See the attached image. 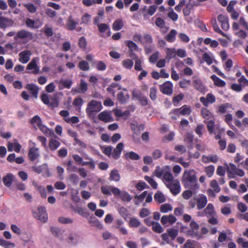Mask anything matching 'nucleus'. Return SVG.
<instances>
[{"instance_id":"7ed1b4c3","label":"nucleus","mask_w":248,"mask_h":248,"mask_svg":"<svg viewBox=\"0 0 248 248\" xmlns=\"http://www.w3.org/2000/svg\"><path fill=\"white\" fill-rule=\"evenodd\" d=\"M15 39H21L29 41L33 39V34L30 31L25 30H22L18 31L14 37Z\"/></svg>"},{"instance_id":"cd10ccee","label":"nucleus","mask_w":248,"mask_h":248,"mask_svg":"<svg viewBox=\"0 0 248 248\" xmlns=\"http://www.w3.org/2000/svg\"><path fill=\"white\" fill-rule=\"evenodd\" d=\"M38 128L47 137H51L54 135V132L52 130L48 129L42 124L38 127Z\"/></svg>"},{"instance_id":"58836bf2","label":"nucleus","mask_w":248,"mask_h":248,"mask_svg":"<svg viewBox=\"0 0 248 248\" xmlns=\"http://www.w3.org/2000/svg\"><path fill=\"white\" fill-rule=\"evenodd\" d=\"M66 170L70 172H75L78 170V167L73 164V162L71 160H69L66 163Z\"/></svg>"},{"instance_id":"69168bd1","label":"nucleus","mask_w":248,"mask_h":248,"mask_svg":"<svg viewBox=\"0 0 248 248\" xmlns=\"http://www.w3.org/2000/svg\"><path fill=\"white\" fill-rule=\"evenodd\" d=\"M60 83L64 87L67 89H69L71 88L73 81L71 79H65L62 80L60 81Z\"/></svg>"},{"instance_id":"39448f33","label":"nucleus","mask_w":248,"mask_h":248,"mask_svg":"<svg viewBox=\"0 0 248 248\" xmlns=\"http://www.w3.org/2000/svg\"><path fill=\"white\" fill-rule=\"evenodd\" d=\"M133 98L138 100L143 106H147L148 104L147 97L140 91L134 90L132 92Z\"/></svg>"},{"instance_id":"a18cd8bd","label":"nucleus","mask_w":248,"mask_h":248,"mask_svg":"<svg viewBox=\"0 0 248 248\" xmlns=\"http://www.w3.org/2000/svg\"><path fill=\"white\" fill-rule=\"evenodd\" d=\"M140 221L139 219L132 217L129 220V226L130 227L137 228L140 226Z\"/></svg>"},{"instance_id":"e2e57ef3","label":"nucleus","mask_w":248,"mask_h":248,"mask_svg":"<svg viewBox=\"0 0 248 248\" xmlns=\"http://www.w3.org/2000/svg\"><path fill=\"white\" fill-rule=\"evenodd\" d=\"M120 196L124 202H129L132 199L131 196L126 192H122Z\"/></svg>"},{"instance_id":"5fc2aeb1","label":"nucleus","mask_w":248,"mask_h":248,"mask_svg":"<svg viewBox=\"0 0 248 248\" xmlns=\"http://www.w3.org/2000/svg\"><path fill=\"white\" fill-rule=\"evenodd\" d=\"M11 20L4 17L0 16V27L2 29L5 28Z\"/></svg>"},{"instance_id":"de8ad7c7","label":"nucleus","mask_w":248,"mask_h":248,"mask_svg":"<svg viewBox=\"0 0 248 248\" xmlns=\"http://www.w3.org/2000/svg\"><path fill=\"white\" fill-rule=\"evenodd\" d=\"M152 226L153 230L157 233H161L163 231V229L161 225L157 222H154Z\"/></svg>"},{"instance_id":"7c9ffc66","label":"nucleus","mask_w":248,"mask_h":248,"mask_svg":"<svg viewBox=\"0 0 248 248\" xmlns=\"http://www.w3.org/2000/svg\"><path fill=\"white\" fill-rule=\"evenodd\" d=\"M129 95L127 93L121 92L117 94V99L122 103L124 104L127 100L129 99Z\"/></svg>"},{"instance_id":"864d4df0","label":"nucleus","mask_w":248,"mask_h":248,"mask_svg":"<svg viewBox=\"0 0 248 248\" xmlns=\"http://www.w3.org/2000/svg\"><path fill=\"white\" fill-rule=\"evenodd\" d=\"M172 210V206L170 204L168 203L161 205L160 208V212L164 213L171 211Z\"/></svg>"},{"instance_id":"bf43d9fd","label":"nucleus","mask_w":248,"mask_h":248,"mask_svg":"<svg viewBox=\"0 0 248 248\" xmlns=\"http://www.w3.org/2000/svg\"><path fill=\"white\" fill-rule=\"evenodd\" d=\"M167 232L172 240H174L175 238L178 233L177 230L174 229H168Z\"/></svg>"},{"instance_id":"603ef678","label":"nucleus","mask_w":248,"mask_h":248,"mask_svg":"<svg viewBox=\"0 0 248 248\" xmlns=\"http://www.w3.org/2000/svg\"><path fill=\"white\" fill-rule=\"evenodd\" d=\"M210 186L213 188L212 189L215 191L216 193H218L220 190V188L219 186L217 181L216 180H212L210 184Z\"/></svg>"},{"instance_id":"f704fd0d","label":"nucleus","mask_w":248,"mask_h":248,"mask_svg":"<svg viewBox=\"0 0 248 248\" xmlns=\"http://www.w3.org/2000/svg\"><path fill=\"white\" fill-rule=\"evenodd\" d=\"M60 142L54 139H51L49 142V147L52 151H55L60 146Z\"/></svg>"},{"instance_id":"a878e982","label":"nucleus","mask_w":248,"mask_h":248,"mask_svg":"<svg viewBox=\"0 0 248 248\" xmlns=\"http://www.w3.org/2000/svg\"><path fill=\"white\" fill-rule=\"evenodd\" d=\"M124 26V22L122 19H116L112 24V29L115 31L120 30Z\"/></svg>"},{"instance_id":"72a5a7b5","label":"nucleus","mask_w":248,"mask_h":248,"mask_svg":"<svg viewBox=\"0 0 248 248\" xmlns=\"http://www.w3.org/2000/svg\"><path fill=\"white\" fill-rule=\"evenodd\" d=\"M204 213H205L206 216H213L215 213L214 211V207L212 203H209L206 207L204 209Z\"/></svg>"},{"instance_id":"2f4dec72","label":"nucleus","mask_w":248,"mask_h":248,"mask_svg":"<svg viewBox=\"0 0 248 248\" xmlns=\"http://www.w3.org/2000/svg\"><path fill=\"white\" fill-rule=\"evenodd\" d=\"M31 124L34 127H38L42 124V120L38 115H35L30 121Z\"/></svg>"},{"instance_id":"4d7b16f0","label":"nucleus","mask_w":248,"mask_h":248,"mask_svg":"<svg viewBox=\"0 0 248 248\" xmlns=\"http://www.w3.org/2000/svg\"><path fill=\"white\" fill-rule=\"evenodd\" d=\"M215 167L213 165H210L205 168V171L208 177H211L214 174Z\"/></svg>"},{"instance_id":"a211bd4d","label":"nucleus","mask_w":248,"mask_h":248,"mask_svg":"<svg viewBox=\"0 0 248 248\" xmlns=\"http://www.w3.org/2000/svg\"><path fill=\"white\" fill-rule=\"evenodd\" d=\"M40 156L39 148L32 147L29 152V157L31 161H34Z\"/></svg>"},{"instance_id":"4be33fe9","label":"nucleus","mask_w":248,"mask_h":248,"mask_svg":"<svg viewBox=\"0 0 248 248\" xmlns=\"http://www.w3.org/2000/svg\"><path fill=\"white\" fill-rule=\"evenodd\" d=\"M50 231L51 233L54 236L59 238L61 240L63 239V237L62 236V234L64 232L63 231H62L60 229L55 227H51L50 229Z\"/></svg>"},{"instance_id":"9d476101","label":"nucleus","mask_w":248,"mask_h":248,"mask_svg":"<svg viewBox=\"0 0 248 248\" xmlns=\"http://www.w3.org/2000/svg\"><path fill=\"white\" fill-rule=\"evenodd\" d=\"M189 226L191 230L188 231L187 235L191 236L192 237H198V230L199 229V224L195 221H192L189 224Z\"/></svg>"},{"instance_id":"b1692460","label":"nucleus","mask_w":248,"mask_h":248,"mask_svg":"<svg viewBox=\"0 0 248 248\" xmlns=\"http://www.w3.org/2000/svg\"><path fill=\"white\" fill-rule=\"evenodd\" d=\"M109 180L110 181H114L118 182L120 180V175L119 171L117 170H113L111 171Z\"/></svg>"},{"instance_id":"8fccbe9b","label":"nucleus","mask_w":248,"mask_h":248,"mask_svg":"<svg viewBox=\"0 0 248 248\" xmlns=\"http://www.w3.org/2000/svg\"><path fill=\"white\" fill-rule=\"evenodd\" d=\"M47 169V165L46 164H43L41 166H33L32 167V170L38 173H40L45 170H46Z\"/></svg>"},{"instance_id":"20e7f679","label":"nucleus","mask_w":248,"mask_h":248,"mask_svg":"<svg viewBox=\"0 0 248 248\" xmlns=\"http://www.w3.org/2000/svg\"><path fill=\"white\" fill-rule=\"evenodd\" d=\"M39 61V59L37 57H35L31 60L27 66V70L31 71L29 73L35 75L40 73L39 67L37 65V62Z\"/></svg>"},{"instance_id":"aec40b11","label":"nucleus","mask_w":248,"mask_h":248,"mask_svg":"<svg viewBox=\"0 0 248 248\" xmlns=\"http://www.w3.org/2000/svg\"><path fill=\"white\" fill-rule=\"evenodd\" d=\"M14 176L12 173H8L3 178V182L5 186L10 187L14 181Z\"/></svg>"},{"instance_id":"37998d69","label":"nucleus","mask_w":248,"mask_h":248,"mask_svg":"<svg viewBox=\"0 0 248 248\" xmlns=\"http://www.w3.org/2000/svg\"><path fill=\"white\" fill-rule=\"evenodd\" d=\"M167 56L166 57V59H168L169 60L171 59L172 58L175 57L176 54V51L174 48H167L166 51Z\"/></svg>"},{"instance_id":"423d86ee","label":"nucleus","mask_w":248,"mask_h":248,"mask_svg":"<svg viewBox=\"0 0 248 248\" xmlns=\"http://www.w3.org/2000/svg\"><path fill=\"white\" fill-rule=\"evenodd\" d=\"M34 216L43 222H46L47 220V214L46 208L39 207L36 212H34Z\"/></svg>"},{"instance_id":"f03ea898","label":"nucleus","mask_w":248,"mask_h":248,"mask_svg":"<svg viewBox=\"0 0 248 248\" xmlns=\"http://www.w3.org/2000/svg\"><path fill=\"white\" fill-rule=\"evenodd\" d=\"M103 108L100 101L92 100L87 104L86 112L90 118L93 117L98 112Z\"/></svg>"},{"instance_id":"6e6552de","label":"nucleus","mask_w":248,"mask_h":248,"mask_svg":"<svg viewBox=\"0 0 248 248\" xmlns=\"http://www.w3.org/2000/svg\"><path fill=\"white\" fill-rule=\"evenodd\" d=\"M166 170L163 174V181H164L165 185L172 182L173 181L175 180L171 172V168L169 166H165Z\"/></svg>"},{"instance_id":"79ce46f5","label":"nucleus","mask_w":248,"mask_h":248,"mask_svg":"<svg viewBox=\"0 0 248 248\" xmlns=\"http://www.w3.org/2000/svg\"><path fill=\"white\" fill-rule=\"evenodd\" d=\"M154 199L156 202L159 203H162L165 201L164 196L162 193L160 191H158L155 194Z\"/></svg>"},{"instance_id":"680f3d73","label":"nucleus","mask_w":248,"mask_h":248,"mask_svg":"<svg viewBox=\"0 0 248 248\" xmlns=\"http://www.w3.org/2000/svg\"><path fill=\"white\" fill-rule=\"evenodd\" d=\"M184 95L183 93H180L178 95L175 96L174 97H173L172 100V102L173 105L175 106H177L178 103L183 100L184 98Z\"/></svg>"},{"instance_id":"a19ab883","label":"nucleus","mask_w":248,"mask_h":248,"mask_svg":"<svg viewBox=\"0 0 248 248\" xmlns=\"http://www.w3.org/2000/svg\"><path fill=\"white\" fill-rule=\"evenodd\" d=\"M169 13L168 14V16L173 21H176L178 18V15L175 13L173 9L171 8H169L168 9Z\"/></svg>"},{"instance_id":"6ab92c4d","label":"nucleus","mask_w":248,"mask_h":248,"mask_svg":"<svg viewBox=\"0 0 248 248\" xmlns=\"http://www.w3.org/2000/svg\"><path fill=\"white\" fill-rule=\"evenodd\" d=\"M124 148V144L123 143H119L116 147L114 149L112 156L114 159H118L121 155L122 151Z\"/></svg>"},{"instance_id":"6e6d98bb","label":"nucleus","mask_w":248,"mask_h":248,"mask_svg":"<svg viewBox=\"0 0 248 248\" xmlns=\"http://www.w3.org/2000/svg\"><path fill=\"white\" fill-rule=\"evenodd\" d=\"M182 111V115H188L191 112V108L187 105H184L182 107L180 108Z\"/></svg>"},{"instance_id":"3c124183","label":"nucleus","mask_w":248,"mask_h":248,"mask_svg":"<svg viewBox=\"0 0 248 248\" xmlns=\"http://www.w3.org/2000/svg\"><path fill=\"white\" fill-rule=\"evenodd\" d=\"M144 179L151 185L154 189H156L157 187V184L154 180L153 178L148 176H145Z\"/></svg>"},{"instance_id":"dca6fc26","label":"nucleus","mask_w":248,"mask_h":248,"mask_svg":"<svg viewBox=\"0 0 248 248\" xmlns=\"http://www.w3.org/2000/svg\"><path fill=\"white\" fill-rule=\"evenodd\" d=\"M218 160V157L216 155H203L202 157V161L204 163L210 162L216 163Z\"/></svg>"},{"instance_id":"4c0bfd02","label":"nucleus","mask_w":248,"mask_h":248,"mask_svg":"<svg viewBox=\"0 0 248 248\" xmlns=\"http://www.w3.org/2000/svg\"><path fill=\"white\" fill-rule=\"evenodd\" d=\"M147 191H145L143 192H142L140 195L136 196L135 197V204L136 205L139 204L141 202H142L144 198L147 196Z\"/></svg>"},{"instance_id":"9b49d317","label":"nucleus","mask_w":248,"mask_h":248,"mask_svg":"<svg viewBox=\"0 0 248 248\" xmlns=\"http://www.w3.org/2000/svg\"><path fill=\"white\" fill-rule=\"evenodd\" d=\"M173 85L170 81H167L160 86V91L164 94L170 95L172 93Z\"/></svg>"},{"instance_id":"f257e3e1","label":"nucleus","mask_w":248,"mask_h":248,"mask_svg":"<svg viewBox=\"0 0 248 248\" xmlns=\"http://www.w3.org/2000/svg\"><path fill=\"white\" fill-rule=\"evenodd\" d=\"M182 182L185 187L187 188L195 190L199 187L196 175L194 170L185 171Z\"/></svg>"},{"instance_id":"5701e85b","label":"nucleus","mask_w":248,"mask_h":248,"mask_svg":"<svg viewBox=\"0 0 248 248\" xmlns=\"http://www.w3.org/2000/svg\"><path fill=\"white\" fill-rule=\"evenodd\" d=\"M140 158V155L138 154L133 151L127 152L124 155V158L126 160H138Z\"/></svg>"},{"instance_id":"c9c22d12","label":"nucleus","mask_w":248,"mask_h":248,"mask_svg":"<svg viewBox=\"0 0 248 248\" xmlns=\"http://www.w3.org/2000/svg\"><path fill=\"white\" fill-rule=\"evenodd\" d=\"M78 240V236L77 233L74 232H71L69 233L67 238V242L68 243L76 244L77 243Z\"/></svg>"},{"instance_id":"393cba45","label":"nucleus","mask_w":248,"mask_h":248,"mask_svg":"<svg viewBox=\"0 0 248 248\" xmlns=\"http://www.w3.org/2000/svg\"><path fill=\"white\" fill-rule=\"evenodd\" d=\"M21 148V146L18 143H11L9 142L8 144V150L9 151L11 152L14 150L16 152H19Z\"/></svg>"},{"instance_id":"49530a36","label":"nucleus","mask_w":248,"mask_h":248,"mask_svg":"<svg viewBox=\"0 0 248 248\" xmlns=\"http://www.w3.org/2000/svg\"><path fill=\"white\" fill-rule=\"evenodd\" d=\"M79 69L82 71H87L90 69V66L86 61H81L78 63Z\"/></svg>"},{"instance_id":"f8f14e48","label":"nucleus","mask_w":248,"mask_h":248,"mask_svg":"<svg viewBox=\"0 0 248 248\" xmlns=\"http://www.w3.org/2000/svg\"><path fill=\"white\" fill-rule=\"evenodd\" d=\"M31 55V52L30 50H24L19 53V61L22 63H26L30 61Z\"/></svg>"},{"instance_id":"13d9d810","label":"nucleus","mask_w":248,"mask_h":248,"mask_svg":"<svg viewBox=\"0 0 248 248\" xmlns=\"http://www.w3.org/2000/svg\"><path fill=\"white\" fill-rule=\"evenodd\" d=\"M24 6L27 9L28 11L31 13H35L36 12L37 8L34 4L31 3L24 4Z\"/></svg>"},{"instance_id":"774afa93","label":"nucleus","mask_w":248,"mask_h":248,"mask_svg":"<svg viewBox=\"0 0 248 248\" xmlns=\"http://www.w3.org/2000/svg\"><path fill=\"white\" fill-rule=\"evenodd\" d=\"M111 186H103L101 188V190L102 192L107 196H110L111 195Z\"/></svg>"},{"instance_id":"ddd939ff","label":"nucleus","mask_w":248,"mask_h":248,"mask_svg":"<svg viewBox=\"0 0 248 248\" xmlns=\"http://www.w3.org/2000/svg\"><path fill=\"white\" fill-rule=\"evenodd\" d=\"M176 220V218L172 215H164L161 217V222L163 225L168 226L174 223Z\"/></svg>"},{"instance_id":"473e14b6","label":"nucleus","mask_w":248,"mask_h":248,"mask_svg":"<svg viewBox=\"0 0 248 248\" xmlns=\"http://www.w3.org/2000/svg\"><path fill=\"white\" fill-rule=\"evenodd\" d=\"M201 114L202 117L206 120H209L213 117L212 113L206 108L202 109Z\"/></svg>"},{"instance_id":"4468645a","label":"nucleus","mask_w":248,"mask_h":248,"mask_svg":"<svg viewBox=\"0 0 248 248\" xmlns=\"http://www.w3.org/2000/svg\"><path fill=\"white\" fill-rule=\"evenodd\" d=\"M207 203V199L205 195L200 194L197 197V208L198 210L203 209Z\"/></svg>"},{"instance_id":"1a4fd4ad","label":"nucleus","mask_w":248,"mask_h":248,"mask_svg":"<svg viewBox=\"0 0 248 248\" xmlns=\"http://www.w3.org/2000/svg\"><path fill=\"white\" fill-rule=\"evenodd\" d=\"M192 81L194 88L200 92L205 91V87L201 79L197 76L192 77Z\"/></svg>"},{"instance_id":"0e129e2a","label":"nucleus","mask_w":248,"mask_h":248,"mask_svg":"<svg viewBox=\"0 0 248 248\" xmlns=\"http://www.w3.org/2000/svg\"><path fill=\"white\" fill-rule=\"evenodd\" d=\"M212 24L213 29L216 32L219 33L223 36H226V34L219 29L216 20H214L212 22Z\"/></svg>"},{"instance_id":"09e8293b","label":"nucleus","mask_w":248,"mask_h":248,"mask_svg":"<svg viewBox=\"0 0 248 248\" xmlns=\"http://www.w3.org/2000/svg\"><path fill=\"white\" fill-rule=\"evenodd\" d=\"M133 62L131 59H125L122 62V65L127 69H130L133 66Z\"/></svg>"},{"instance_id":"f3484780","label":"nucleus","mask_w":248,"mask_h":248,"mask_svg":"<svg viewBox=\"0 0 248 248\" xmlns=\"http://www.w3.org/2000/svg\"><path fill=\"white\" fill-rule=\"evenodd\" d=\"M78 22L76 21L72 16H70L66 21V28L68 30L73 31L76 29Z\"/></svg>"},{"instance_id":"c756f323","label":"nucleus","mask_w":248,"mask_h":248,"mask_svg":"<svg viewBox=\"0 0 248 248\" xmlns=\"http://www.w3.org/2000/svg\"><path fill=\"white\" fill-rule=\"evenodd\" d=\"M177 32L175 30L172 29L166 36V40L169 42H173L175 40V36Z\"/></svg>"},{"instance_id":"c03bdc74","label":"nucleus","mask_w":248,"mask_h":248,"mask_svg":"<svg viewBox=\"0 0 248 248\" xmlns=\"http://www.w3.org/2000/svg\"><path fill=\"white\" fill-rule=\"evenodd\" d=\"M58 221L60 223L64 224H72L74 222L73 218L64 217H60Z\"/></svg>"},{"instance_id":"ea45409f","label":"nucleus","mask_w":248,"mask_h":248,"mask_svg":"<svg viewBox=\"0 0 248 248\" xmlns=\"http://www.w3.org/2000/svg\"><path fill=\"white\" fill-rule=\"evenodd\" d=\"M134 60L135 61V69L137 71H141L142 70L141 66L142 60L139 59L137 56H135V58H134Z\"/></svg>"},{"instance_id":"2eb2a0df","label":"nucleus","mask_w":248,"mask_h":248,"mask_svg":"<svg viewBox=\"0 0 248 248\" xmlns=\"http://www.w3.org/2000/svg\"><path fill=\"white\" fill-rule=\"evenodd\" d=\"M98 119L105 123H108L113 121L111 114V112L107 110H104L100 113L98 115Z\"/></svg>"},{"instance_id":"e433bc0d","label":"nucleus","mask_w":248,"mask_h":248,"mask_svg":"<svg viewBox=\"0 0 248 248\" xmlns=\"http://www.w3.org/2000/svg\"><path fill=\"white\" fill-rule=\"evenodd\" d=\"M213 59L214 57L212 54L208 53H204L203 54L202 59L208 65H211L213 63Z\"/></svg>"},{"instance_id":"052dcab7","label":"nucleus","mask_w":248,"mask_h":248,"mask_svg":"<svg viewBox=\"0 0 248 248\" xmlns=\"http://www.w3.org/2000/svg\"><path fill=\"white\" fill-rule=\"evenodd\" d=\"M126 45L130 51H136L138 49V46L137 44L132 41H128Z\"/></svg>"},{"instance_id":"c85d7f7f","label":"nucleus","mask_w":248,"mask_h":248,"mask_svg":"<svg viewBox=\"0 0 248 248\" xmlns=\"http://www.w3.org/2000/svg\"><path fill=\"white\" fill-rule=\"evenodd\" d=\"M211 78L214 81L216 85L218 87H224L225 86V82L220 79L215 75L211 76Z\"/></svg>"},{"instance_id":"338daca9","label":"nucleus","mask_w":248,"mask_h":248,"mask_svg":"<svg viewBox=\"0 0 248 248\" xmlns=\"http://www.w3.org/2000/svg\"><path fill=\"white\" fill-rule=\"evenodd\" d=\"M91 19V16L88 14L85 13L82 17H81V23L88 24L90 22Z\"/></svg>"},{"instance_id":"0eeeda50","label":"nucleus","mask_w":248,"mask_h":248,"mask_svg":"<svg viewBox=\"0 0 248 248\" xmlns=\"http://www.w3.org/2000/svg\"><path fill=\"white\" fill-rule=\"evenodd\" d=\"M166 186L174 195H177L181 191L180 182L177 179L173 181Z\"/></svg>"},{"instance_id":"bb28decb","label":"nucleus","mask_w":248,"mask_h":248,"mask_svg":"<svg viewBox=\"0 0 248 248\" xmlns=\"http://www.w3.org/2000/svg\"><path fill=\"white\" fill-rule=\"evenodd\" d=\"M166 170L165 166H164L162 168H160L159 166H157L154 171L153 175L160 178L162 175H163Z\"/></svg>"},{"instance_id":"412c9836","label":"nucleus","mask_w":248,"mask_h":248,"mask_svg":"<svg viewBox=\"0 0 248 248\" xmlns=\"http://www.w3.org/2000/svg\"><path fill=\"white\" fill-rule=\"evenodd\" d=\"M26 88L31 92L33 96L36 98L37 97L38 88L35 85L33 84H28L26 86Z\"/></svg>"}]
</instances>
